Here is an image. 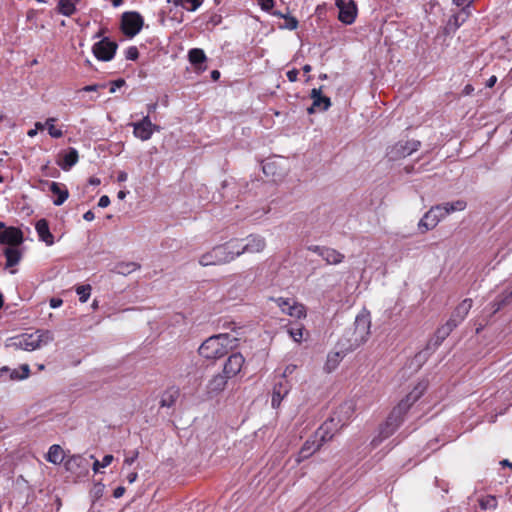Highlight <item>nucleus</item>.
<instances>
[{"mask_svg": "<svg viewBox=\"0 0 512 512\" xmlns=\"http://www.w3.org/2000/svg\"><path fill=\"white\" fill-rule=\"evenodd\" d=\"M110 204V198L107 195H103L100 197L98 201V206L101 208H106Z\"/></svg>", "mask_w": 512, "mask_h": 512, "instance_id": "51", "label": "nucleus"}, {"mask_svg": "<svg viewBox=\"0 0 512 512\" xmlns=\"http://www.w3.org/2000/svg\"><path fill=\"white\" fill-rule=\"evenodd\" d=\"M426 385L419 383L415 388L401 400L397 406L393 408L386 421L380 426L379 434L371 441V444L376 447L384 439L390 437L401 425L404 415L410 407L423 395Z\"/></svg>", "mask_w": 512, "mask_h": 512, "instance_id": "1", "label": "nucleus"}, {"mask_svg": "<svg viewBox=\"0 0 512 512\" xmlns=\"http://www.w3.org/2000/svg\"><path fill=\"white\" fill-rule=\"evenodd\" d=\"M83 218L86 221H92V220H94L95 215H94V213L91 210H89V211L84 213Z\"/></svg>", "mask_w": 512, "mask_h": 512, "instance_id": "59", "label": "nucleus"}, {"mask_svg": "<svg viewBox=\"0 0 512 512\" xmlns=\"http://www.w3.org/2000/svg\"><path fill=\"white\" fill-rule=\"evenodd\" d=\"M327 264L336 265L344 260V255L336 249L326 247L321 257Z\"/></svg>", "mask_w": 512, "mask_h": 512, "instance_id": "30", "label": "nucleus"}, {"mask_svg": "<svg viewBox=\"0 0 512 512\" xmlns=\"http://www.w3.org/2000/svg\"><path fill=\"white\" fill-rule=\"evenodd\" d=\"M125 84V81L123 79H118L116 81H113L111 83V87H110V93H114L116 91L117 88H120L121 86H123Z\"/></svg>", "mask_w": 512, "mask_h": 512, "instance_id": "50", "label": "nucleus"}, {"mask_svg": "<svg viewBox=\"0 0 512 512\" xmlns=\"http://www.w3.org/2000/svg\"><path fill=\"white\" fill-rule=\"evenodd\" d=\"M338 358H339V353L328 355L327 362L325 365L327 371L330 372L336 368V366L338 365V362H339Z\"/></svg>", "mask_w": 512, "mask_h": 512, "instance_id": "42", "label": "nucleus"}, {"mask_svg": "<svg viewBox=\"0 0 512 512\" xmlns=\"http://www.w3.org/2000/svg\"><path fill=\"white\" fill-rule=\"evenodd\" d=\"M354 409L355 406L352 401H346L338 406V408L333 412L334 419H337L335 430H340L349 423L353 417Z\"/></svg>", "mask_w": 512, "mask_h": 512, "instance_id": "14", "label": "nucleus"}, {"mask_svg": "<svg viewBox=\"0 0 512 512\" xmlns=\"http://www.w3.org/2000/svg\"><path fill=\"white\" fill-rule=\"evenodd\" d=\"M500 465L503 466V467H509V468L512 467V463L509 460H507V459H504V460L500 461Z\"/></svg>", "mask_w": 512, "mask_h": 512, "instance_id": "64", "label": "nucleus"}, {"mask_svg": "<svg viewBox=\"0 0 512 512\" xmlns=\"http://www.w3.org/2000/svg\"><path fill=\"white\" fill-rule=\"evenodd\" d=\"M229 378L224 374L215 375L208 383L207 389L209 393H219L224 390Z\"/></svg>", "mask_w": 512, "mask_h": 512, "instance_id": "27", "label": "nucleus"}, {"mask_svg": "<svg viewBox=\"0 0 512 512\" xmlns=\"http://www.w3.org/2000/svg\"><path fill=\"white\" fill-rule=\"evenodd\" d=\"M188 58L191 64L197 66L206 61V55L200 48H193L188 52Z\"/></svg>", "mask_w": 512, "mask_h": 512, "instance_id": "32", "label": "nucleus"}, {"mask_svg": "<svg viewBox=\"0 0 512 512\" xmlns=\"http://www.w3.org/2000/svg\"><path fill=\"white\" fill-rule=\"evenodd\" d=\"M128 179V174L125 171H120L117 176L118 182H125Z\"/></svg>", "mask_w": 512, "mask_h": 512, "instance_id": "58", "label": "nucleus"}, {"mask_svg": "<svg viewBox=\"0 0 512 512\" xmlns=\"http://www.w3.org/2000/svg\"><path fill=\"white\" fill-rule=\"evenodd\" d=\"M54 340L53 333L49 330H37L31 334H22L10 338L5 347L15 350L34 351L42 346L48 345Z\"/></svg>", "mask_w": 512, "mask_h": 512, "instance_id": "5", "label": "nucleus"}, {"mask_svg": "<svg viewBox=\"0 0 512 512\" xmlns=\"http://www.w3.org/2000/svg\"><path fill=\"white\" fill-rule=\"evenodd\" d=\"M466 206L467 203L464 200H457L454 202H446L443 204L435 205L431 207L420 219L418 228L423 233L432 230L447 215L456 211H463Z\"/></svg>", "mask_w": 512, "mask_h": 512, "instance_id": "4", "label": "nucleus"}, {"mask_svg": "<svg viewBox=\"0 0 512 512\" xmlns=\"http://www.w3.org/2000/svg\"><path fill=\"white\" fill-rule=\"evenodd\" d=\"M489 306H490V315H494L495 313H497L500 309H502L504 307L503 302H500L499 300H497V298H495V300L492 301Z\"/></svg>", "mask_w": 512, "mask_h": 512, "instance_id": "44", "label": "nucleus"}, {"mask_svg": "<svg viewBox=\"0 0 512 512\" xmlns=\"http://www.w3.org/2000/svg\"><path fill=\"white\" fill-rule=\"evenodd\" d=\"M100 87H102V86L98 85V84L87 85L82 88V91L93 92V91H97Z\"/></svg>", "mask_w": 512, "mask_h": 512, "instance_id": "55", "label": "nucleus"}, {"mask_svg": "<svg viewBox=\"0 0 512 512\" xmlns=\"http://www.w3.org/2000/svg\"><path fill=\"white\" fill-rule=\"evenodd\" d=\"M35 230L39 239L43 241L47 246L54 244V236L50 232L48 221L46 219L42 218L38 220L35 224Z\"/></svg>", "mask_w": 512, "mask_h": 512, "instance_id": "23", "label": "nucleus"}, {"mask_svg": "<svg viewBox=\"0 0 512 512\" xmlns=\"http://www.w3.org/2000/svg\"><path fill=\"white\" fill-rule=\"evenodd\" d=\"M498 502L494 495H486L479 499V506L482 510H495Z\"/></svg>", "mask_w": 512, "mask_h": 512, "instance_id": "35", "label": "nucleus"}, {"mask_svg": "<svg viewBox=\"0 0 512 512\" xmlns=\"http://www.w3.org/2000/svg\"><path fill=\"white\" fill-rule=\"evenodd\" d=\"M91 290L92 288L89 284L79 285L76 287V293L79 296L80 302L85 303L89 299Z\"/></svg>", "mask_w": 512, "mask_h": 512, "instance_id": "38", "label": "nucleus"}, {"mask_svg": "<svg viewBox=\"0 0 512 512\" xmlns=\"http://www.w3.org/2000/svg\"><path fill=\"white\" fill-rule=\"evenodd\" d=\"M133 134L141 141L149 140L155 131H160V127L153 124L150 117L144 116L140 121L131 123Z\"/></svg>", "mask_w": 512, "mask_h": 512, "instance_id": "12", "label": "nucleus"}, {"mask_svg": "<svg viewBox=\"0 0 512 512\" xmlns=\"http://www.w3.org/2000/svg\"><path fill=\"white\" fill-rule=\"evenodd\" d=\"M113 459H114V458H113V455H110V454L105 455V456L102 458V460H101V461H99V460L95 459V461H94V463H93V471H94L95 473L99 472V469H100V468H105V467L109 466V465L112 463Z\"/></svg>", "mask_w": 512, "mask_h": 512, "instance_id": "39", "label": "nucleus"}, {"mask_svg": "<svg viewBox=\"0 0 512 512\" xmlns=\"http://www.w3.org/2000/svg\"><path fill=\"white\" fill-rule=\"evenodd\" d=\"M56 122L55 118H48L45 122L48 133L52 138H61L63 136V131L59 128H56L54 123Z\"/></svg>", "mask_w": 512, "mask_h": 512, "instance_id": "37", "label": "nucleus"}, {"mask_svg": "<svg viewBox=\"0 0 512 512\" xmlns=\"http://www.w3.org/2000/svg\"><path fill=\"white\" fill-rule=\"evenodd\" d=\"M452 2H453V4H455L458 7H460V6L468 7V10H470V6H471L473 0H452Z\"/></svg>", "mask_w": 512, "mask_h": 512, "instance_id": "49", "label": "nucleus"}, {"mask_svg": "<svg viewBox=\"0 0 512 512\" xmlns=\"http://www.w3.org/2000/svg\"><path fill=\"white\" fill-rule=\"evenodd\" d=\"M470 16V10L468 7H463L459 13H456L450 19V23H453L455 28H459Z\"/></svg>", "mask_w": 512, "mask_h": 512, "instance_id": "36", "label": "nucleus"}, {"mask_svg": "<svg viewBox=\"0 0 512 512\" xmlns=\"http://www.w3.org/2000/svg\"><path fill=\"white\" fill-rule=\"evenodd\" d=\"M139 268H140V266L135 262H127V263L122 262V263H118L115 266V271L121 275H128V274L136 271Z\"/></svg>", "mask_w": 512, "mask_h": 512, "instance_id": "34", "label": "nucleus"}, {"mask_svg": "<svg viewBox=\"0 0 512 512\" xmlns=\"http://www.w3.org/2000/svg\"><path fill=\"white\" fill-rule=\"evenodd\" d=\"M168 2H172L175 6H181L186 9L184 6L185 0H168Z\"/></svg>", "mask_w": 512, "mask_h": 512, "instance_id": "62", "label": "nucleus"}, {"mask_svg": "<svg viewBox=\"0 0 512 512\" xmlns=\"http://www.w3.org/2000/svg\"><path fill=\"white\" fill-rule=\"evenodd\" d=\"M49 190L56 196V198L53 199V204L56 206L62 205L69 197V191L63 183L50 182Z\"/></svg>", "mask_w": 512, "mask_h": 512, "instance_id": "22", "label": "nucleus"}, {"mask_svg": "<svg viewBox=\"0 0 512 512\" xmlns=\"http://www.w3.org/2000/svg\"><path fill=\"white\" fill-rule=\"evenodd\" d=\"M58 11L64 16H71L76 11L75 3L72 0H59Z\"/></svg>", "mask_w": 512, "mask_h": 512, "instance_id": "33", "label": "nucleus"}, {"mask_svg": "<svg viewBox=\"0 0 512 512\" xmlns=\"http://www.w3.org/2000/svg\"><path fill=\"white\" fill-rule=\"evenodd\" d=\"M185 2L191 4V7H186V10L191 12L196 11L202 4L201 0H185Z\"/></svg>", "mask_w": 512, "mask_h": 512, "instance_id": "45", "label": "nucleus"}, {"mask_svg": "<svg viewBox=\"0 0 512 512\" xmlns=\"http://www.w3.org/2000/svg\"><path fill=\"white\" fill-rule=\"evenodd\" d=\"M125 57L128 60L135 61L139 57V51L136 46H130L125 51Z\"/></svg>", "mask_w": 512, "mask_h": 512, "instance_id": "43", "label": "nucleus"}, {"mask_svg": "<svg viewBox=\"0 0 512 512\" xmlns=\"http://www.w3.org/2000/svg\"><path fill=\"white\" fill-rule=\"evenodd\" d=\"M281 311L291 317L301 319L306 316V309L303 304L292 298H272Z\"/></svg>", "mask_w": 512, "mask_h": 512, "instance_id": "11", "label": "nucleus"}, {"mask_svg": "<svg viewBox=\"0 0 512 512\" xmlns=\"http://www.w3.org/2000/svg\"><path fill=\"white\" fill-rule=\"evenodd\" d=\"M180 395L179 389L176 387L168 388L161 396V407H171L175 404Z\"/></svg>", "mask_w": 512, "mask_h": 512, "instance_id": "28", "label": "nucleus"}, {"mask_svg": "<svg viewBox=\"0 0 512 512\" xmlns=\"http://www.w3.org/2000/svg\"><path fill=\"white\" fill-rule=\"evenodd\" d=\"M497 82V77L496 76H491L488 80H487V83H486V86L488 88H492Z\"/></svg>", "mask_w": 512, "mask_h": 512, "instance_id": "60", "label": "nucleus"}, {"mask_svg": "<svg viewBox=\"0 0 512 512\" xmlns=\"http://www.w3.org/2000/svg\"><path fill=\"white\" fill-rule=\"evenodd\" d=\"M299 71L297 69H291L289 70L286 75L290 82H295L298 79Z\"/></svg>", "mask_w": 512, "mask_h": 512, "instance_id": "48", "label": "nucleus"}, {"mask_svg": "<svg viewBox=\"0 0 512 512\" xmlns=\"http://www.w3.org/2000/svg\"><path fill=\"white\" fill-rule=\"evenodd\" d=\"M455 328V324H452V322H449L447 320V322L444 325L437 329L434 337L431 340V344L434 347H438Z\"/></svg>", "mask_w": 512, "mask_h": 512, "instance_id": "26", "label": "nucleus"}, {"mask_svg": "<svg viewBox=\"0 0 512 512\" xmlns=\"http://www.w3.org/2000/svg\"><path fill=\"white\" fill-rule=\"evenodd\" d=\"M137 477H138L137 473L136 472H132V473H130L127 476V480H128L129 483H133V482L136 481Z\"/></svg>", "mask_w": 512, "mask_h": 512, "instance_id": "61", "label": "nucleus"}, {"mask_svg": "<svg viewBox=\"0 0 512 512\" xmlns=\"http://www.w3.org/2000/svg\"><path fill=\"white\" fill-rule=\"evenodd\" d=\"M497 300L503 302V306L512 301V284H509L505 289L496 297Z\"/></svg>", "mask_w": 512, "mask_h": 512, "instance_id": "40", "label": "nucleus"}, {"mask_svg": "<svg viewBox=\"0 0 512 512\" xmlns=\"http://www.w3.org/2000/svg\"><path fill=\"white\" fill-rule=\"evenodd\" d=\"M24 241L23 232L16 227H8L0 231V243L8 247H18Z\"/></svg>", "mask_w": 512, "mask_h": 512, "instance_id": "15", "label": "nucleus"}, {"mask_svg": "<svg viewBox=\"0 0 512 512\" xmlns=\"http://www.w3.org/2000/svg\"><path fill=\"white\" fill-rule=\"evenodd\" d=\"M236 257L245 253H260L266 247V240L260 235H249L245 239H232Z\"/></svg>", "mask_w": 512, "mask_h": 512, "instance_id": "7", "label": "nucleus"}, {"mask_svg": "<svg viewBox=\"0 0 512 512\" xmlns=\"http://www.w3.org/2000/svg\"><path fill=\"white\" fill-rule=\"evenodd\" d=\"M325 443L322 441L320 437H317V434L314 433L311 437H309L305 443L303 444L297 461L301 462L308 457H310L313 453L320 449V447Z\"/></svg>", "mask_w": 512, "mask_h": 512, "instance_id": "19", "label": "nucleus"}, {"mask_svg": "<svg viewBox=\"0 0 512 512\" xmlns=\"http://www.w3.org/2000/svg\"><path fill=\"white\" fill-rule=\"evenodd\" d=\"M291 384L287 379H280L274 384L271 398V405L273 408H279L282 400L289 394Z\"/></svg>", "mask_w": 512, "mask_h": 512, "instance_id": "17", "label": "nucleus"}, {"mask_svg": "<svg viewBox=\"0 0 512 512\" xmlns=\"http://www.w3.org/2000/svg\"><path fill=\"white\" fill-rule=\"evenodd\" d=\"M62 304H63V301L60 298H51L50 299V307L51 308H54V309L59 308Z\"/></svg>", "mask_w": 512, "mask_h": 512, "instance_id": "54", "label": "nucleus"}, {"mask_svg": "<svg viewBox=\"0 0 512 512\" xmlns=\"http://www.w3.org/2000/svg\"><path fill=\"white\" fill-rule=\"evenodd\" d=\"M124 493H125V488H124L123 486H119V487H117V488L114 490V492H113V496H114L115 498H120V497H122V496L124 495Z\"/></svg>", "mask_w": 512, "mask_h": 512, "instance_id": "56", "label": "nucleus"}, {"mask_svg": "<svg viewBox=\"0 0 512 512\" xmlns=\"http://www.w3.org/2000/svg\"><path fill=\"white\" fill-rule=\"evenodd\" d=\"M258 2L261 5V8L265 11H269L274 6L273 0H258Z\"/></svg>", "mask_w": 512, "mask_h": 512, "instance_id": "46", "label": "nucleus"}, {"mask_svg": "<svg viewBox=\"0 0 512 512\" xmlns=\"http://www.w3.org/2000/svg\"><path fill=\"white\" fill-rule=\"evenodd\" d=\"M118 45L115 41H111L108 37H103L92 47L93 55L99 61H111L117 51Z\"/></svg>", "mask_w": 512, "mask_h": 512, "instance_id": "9", "label": "nucleus"}, {"mask_svg": "<svg viewBox=\"0 0 512 512\" xmlns=\"http://www.w3.org/2000/svg\"><path fill=\"white\" fill-rule=\"evenodd\" d=\"M337 423V419H334V414L330 416L328 420H326L319 429L315 432L317 437H320L322 441L331 440L336 432L339 430H335V424Z\"/></svg>", "mask_w": 512, "mask_h": 512, "instance_id": "21", "label": "nucleus"}, {"mask_svg": "<svg viewBox=\"0 0 512 512\" xmlns=\"http://www.w3.org/2000/svg\"><path fill=\"white\" fill-rule=\"evenodd\" d=\"M310 96L312 105L307 109L309 114H313L316 111H327L330 108V98L322 95L321 88L312 89Z\"/></svg>", "mask_w": 512, "mask_h": 512, "instance_id": "16", "label": "nucleus"}, {"mask_svg": "<svg viewBox=\"0 0 512 512\" xmlns=\"http://www.w3.org/2000/svg\"><path fill=\"white\" fill-rule=\"evenodd\" d=\"M47 461L53 464H60L64 459L63 449L57 445H52L47 453Z\"/></svg>", "mask_w": 512, "mask_h": 512, "instance_id": "31", "label": "nucleus"}, {"mask_svg": "<svg viewBox=\"0 0 512 512\" xmlns=\"http://www.w3.org/2000/svg\"><path fill=\"white\" fill-rule=\"evenodd\" d=\"M295 369H296V365L290 364V365L286 366V368L281 376V379H286V377L288 375L292 374Z\"/></svg>", "mask_w": 512, "mask_h": 512, "instance_id": "53", "label": "nucleus"}, {"mask_svg": "<svg viewBox=\"0 0 512 512\" xmlns=\"http://www.w3.org/2000/svg\"><path fill=\"white\" fill-rule=\"evenodd\" d=\"M473 305L472 299L466 298L464 299L452 312L450 318L448 319L449 322H452V324H455V327H457L460 323L464 321L466 316L468 315L469 311L471 310Z\"/></svg>", "mask_w": 512, "mask_h": 512, "instance_id": "20", "label": "nucleus"}, {"mask_svg": "<svg viewBox=\"0 0 512 512\" xmlns=\"http://www.w3.org/2000/svg\"><path fill=\"white\" fill-rule=\"evenodd\" d=\"M421 146L418 140L399 141L387 148L386 155L390 161H397L416 152Z\"/></svg>", "mask_w": 512, "mask_h": 512, "instance_id": "8", "label": "nucleus"}, {"mask_svg": "<svg viewBox=\"0 0 512 512\" xmlns=\"http://www.w3.org/2000/svg\"><path fill=\"white\" fill-rule=\"evenodd\" d=\"M370 328V313L363 310L356 316L353 327L347 329L340 339L341 348L344 351H353L366 343L370 336Z\"/></svg>", "mask_w": 512, "mask_h": 512, "instance_id": "2", "label": "nucleus"}, {"mask_svg": "<svg viewBox=\"0 0 512 512\" xmlns=\"http://www.w3.org/2000/svg\"><path fill=\"white\" fill-rule=\"evenodd\" d=\"M435 483L438 487H440L445 493L448 492V484L443 481L436 478Z\"/></svg>", "mask_w": 512, "mask_h": 512, "instance_id": "57", "label": "nucleus"}, {"mask_svg": "<svg viewBox=\"0 0 512 512\" xmlns=\"http://www.w3.org/2000/svg\"><path fill=\"white\" fill-rule=\"evenodd\" d=\"M78 158V151L71 147L68 151L60 155V159L57 161V164L62 170L68 171L78 162Z\"/></svg>", "mask_w": 512, "mask_h": 512, "instance_id": "25", "label": "nucleus"}, {"mask_svg": "<svg viewBox=\"0 0 512 512\" xmlns=\"http://www.w3.org/2000/svg\"><path fill=\"white\" fill-rule=\"evenodd\" d=\"M304 327L302 325H296L295 327H290L288 329V333L290 337L297 343H300L303 338Z\"/></svg>", "mask_w": 512, "mask_h": 512, "instance_id": "41", "label": "nucleus"}, {"mask_svg": "<svg viewBox=\"0 0 512 512\" xmlns=\"http://www.w3.org/2000/svg\"><path fill=\"white\" fill-rule=\"evenodd\" d=\"M245 362L241 353H233L226 360L223 367V374L229 379L236 376L242 369Z\"/></svg>", "mask_w": 512, "mask_h": 512, "instance_id": "18", "label": "nucleus"}, {"mask_svg": "<svg viewBox=\"0 0 512 512\" xmlns=\"http://www.w3.org/2000/svg\"><path fill=\"white\" fill-rule=\"evenodd\" d=\"M89 183L93 186H97L100 184V179L99 178H96V177H91L89 179Z\"/></svg>", "mask_w": 512, "mask_h": 512, "instance_id": "63", "label": "nucleus"}, {"mask_svg": "<svg viewBox=\"0 0 512 512\" xmlns=\"http://www.w3.org/2000/svg\"><path fill=\"white\" fill-rule=\"evenodd\" d=\"M326 249V247L324 246H318V245H311L308 247V250L313 252V253H316L317 255H319L320 257H322L323 253H324V250Z\"/></svg>", "mask_w": 512, "mask_h": 512, "instance_id": "47", "label": "nucleus"}, {"mask_svg": "<svg viewBox=\"0 0 512 512\" xmlns=\"http://www.w3.org/2000/svg\"><path fill=\"white\" fill-rule=\"evenodd\" d=\"M138 458V451H134L130 456H127L124 460V464L131 465Z\"/></svg>", "mask_w": 512, "mask_h": 512, "instance_id": "52", "label": "nucleus"}, {"mask_svg": "<svg viewBox=\"0 0 512 512\" xmlns=\"http://www.w3.org/2000/svg\"><path fill=\"white\" fill-rule=\"evenodd\" d=\"M335 5L339 10V21L346 25L354 23L358 13V8L354 0H335Z\"/></svg>", "mask_w": 512, "mask_h": 512, "instance_id": "13", "label": "nucleus"}, {"mask_svg": "<svg viewBox=\"0 0 512 512\" xmlns=\"http://www.w3.org/2000/svg\"><path fill=\"white\" fill-rule=\"evenodd\" d=\"M6 258V267H13L17 265L21 258L22 254L18 247H6L3 251Z\"/></svg>", "mask_w": 512, "mask_h": 512, "instance_id": "29", "label": "nucleus"}, {"mask_svg": "<svg viewBox=\"0 0 512 512\" xmlns=\"http://www.w3.org/2000/svg\"><path fill=\"white\" fill-rule=\"evenodd\" d=\"M238 339L228 333H221L206 339L199 347V354L207 360H217L226 356L236 347Z\"/></svg>", "mask_w": 512, "mask_h": 512, "instance_id": "3", "label": "nucleus"}, {"mask_svg": "<svg viewBox=\"0 0 512 512\" xmlns=\"http://www.w3.org/2000/svg\"><path fill=\"white\" fill-rule=\"evenodd\" d=\"M236 253L232 240L214 246L210 251L199 257V264L202 266L223 265L235 260Z\"/></svg>", "mask_w": 512, "mask_h": 512, "instance_id": "6", "label": "nucleus"}, {"mask_svg": "<svg viewBox=\"0 0 512 512\" xmlns=\"http://www.w3.org/2000/svg\"><path fill=\"white\" fill-rule=\"evenodd\" d=\"M144 24L143 17L138 12H125L121 19V29L128 37L136 36Z\"/></svg>", "mask_w": 512, "mask_h": 512, "instance_id": "10", "label": "nucleus"}, {"mask_svg": "<svg viewBox=\"0 0 512 512\" xmlns=\"http://www.w3.org/2000/svg\"><path fill=\"white\" fill-rule=\"evenodd\" d=\"M5 373H10V380L20 381L29 377L30 367L28 364H22L19 369H10L8 366H3L0 368V376H3Z\"/></svg>", "mask_w": 512, "mask_h": 512, "instance_id": "24", "label": "nucleus"}]
</instances>
